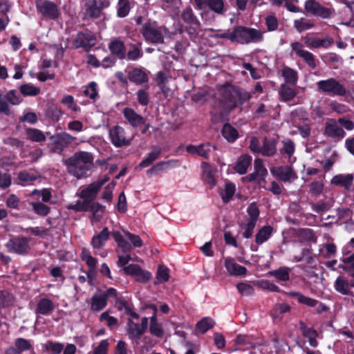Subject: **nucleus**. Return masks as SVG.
I'll return each instance as SVG.
<instances>
[{"instance_id":"nucleus-1","label":"nucleus","mask_w":354,"mask_h":354,"mask_svg":"<svg viewBox=\"0 0 354 354\" xmlns=\"http://www.w3.org/2000/svg\"><path fill=\"white\" fill-rule=\"evenodd\" d=\"M67 171L77 179L86 178L93 165V156L84 151L75 152L64 161Z\"/></svg>"},{"instance_id":"nucleus-2","label":"nucleus","mask_w":354,"mask_h":354,"mask_svg":"<svg viewBox=\"0 0 354 354\" xmlns=\"http://www.w3.org/2000/svg\"><path fill=\"white\" fill-rule=\"evenodd\" d=\"M169 32L168 28L165 26H159L156 21H150L142 24L140 33L146 42L152 44H161L164 43L165 35Z\"/></svg>"},{"instance_id":"nucleus-3","label":"nucleus","mask_w":354,"mask_h":354,"mask_svg":"<svg viewBox=\"0 0 354 354\" xmlns=\"http://www.w3.org/2000/svg\"><path fill=\"white\" fill-rule=\"evenodd\" d=\"M263 39L262 32L253 28L237 26L232 30V42L248 44L261 41Z\"/></svg>"},{"instance_id":"nucleus-4","label":"nucleus","mask_w":354,"mask_h":354,"mask_svg":"<svg viewBox=\"0 0 354 354\" xmlns=\"http://www.w3.org/2000/svg\"><path fill=\"white\" fill-rule=\"evenodd\" d=\"M180 18L187 24L185 28V32L192 39H196L200 30L201 22L195 15L192 8L190 6H187L183 10Z\"/></svg>"},{"instance_id":"nucleus-5","label":"nucleus","mask_w":354,"mask_h":354,"mask_svg":"<svg viewBox=\"0 0 354 354\" xmlns=\"http://www.w3.org/2000/svg\"><path fill=\"white\" fill-rule=\"evenodd\" d=\"M317 90L330 96H345L346 88L335 78H328L317 82Z\"/></svg>"},{"instance_id":"nucleus-6","label":"nucleus","mask_w":354,"mask_h":354,"mask_svg":"<svg viewBox=\"0 0 354 354\" xmlns=\"http://www.w3.org/2000/svg\"><path fill=\"white\" fill-rule=\"evenodd\" d=\"M50 151L55 153L61 154L70 145L75 138L68 133L64 132L51 136L49 138Z\"/></svg>"},{"instance_id":"nucleus-7","label":"nucleus","mask_w":354,"mask_h":354,"mask_svg":"<svg viewBox=\"0 0 354 354\" xmlns=\"http://www.w3.org/2000/svg\"><path fill=\"white\" fill-rule=\"evenodd\" d=\"M37 10L44 18L56 20L60 17L57 5L50 0H35Z\"/></svg>"},{"instance_id":"nucleus-8","label":"nucleus","mask_w":354,"mask_h":354,"mask_svg":"<svg viewBox=\"0 0 354 354\" xmlns=\"http://www.w3.org/2000/svg\"><path fill=\"white\" fill-rule=\"evenodd\" d=\"M111 5L110 0H86L85 3V15L92 19H99L104 9Z\"/></svg>"},{"instance_id":"nucleus-9","label":"nucleus","mask_w":354,"mask_h":354,"mask_svg":"<svg viewBox=\"0 0 354 354\" xmlns=\"http://www.w3.org/2000/svg\"><path fill=\"white\" fill-rule=\"evenodd\" d=\"M109 136L112 145L117 148L129 146L133 140V137L130 138L126 137L124 129L119 125L110 128Z\"/></svg>"},{"instance_id":"nucleus-10","label":"nucleus","mask_w":354,"mask_h":354,"mask_svg":"<svg viewBox=\"0 0 354 354\" xmlns=\"http://www.w3.org/2000/svg\"><path fill=\"white\" fill-rule=\"evenodd\" d=\"M149 73L143 67H134L127 71L128 80L136 86H147V88H149Z\"/></svg>"},{"instance_id":"nucleus-11","label":"nucleus","mask_w":354,"mask_h":354,"mask_svg":"<svg viewBox=\"0 0 354 354\" xmlns=\"http://www.w3.org/2000/svg\"><path fill=\"white\" fill-rule=\"evenodd\" d=\"M115 297L116 291L113 288H109L105 292L98 290L92 297L91 309L94 311L101 310L110 298L114 299Z\"/></svg>"},{"instance_id":"nucleus-12","label":"nucleus","mask_w":354,"mask_h":354,"mask_svg":"<svg viewBox=\"0 0 354 354\" xmlns=\"http://www.w3.org/2000/svg\"><path fill=\"white\" fill-rule=\"evenodd\" d=\"M216 149V147L211 142H206L198 145L189 144L186 146V151L192 156H198L204 159L208 160L210 154Z\"/></svg>"},{"instance_id":"nucleus-13","label":"nucleus","mask_w":354,"mask_h":354,"mask_svg":"<svg viewBox=\"0 0 354 354\" xmlns=\"http://www.w3.org/2000/svg\"><path fill=\"white\" fill-rule=\"evenodd\" d=\"M304 8L307 13L316 17L324 19H329L331 17V10L322 6L315 0H306L304 3Z\"/></svg>"},{"instance_id":"nucleus-14","label":"nucleus","mask_w":354,"mask_h":354,"mask_svg":"<svg viewBox=\"0 0 354 354\" xmlns=\"http://www.w3.org/2000/svg\"><path fill=\"white\" fill-rule=\"evenodd\" d=\"M270 172L278 180L284 183H292L298 178L293 168L288 165L272 167Z\"/></svg>"},{"instance_id":"nucleus-15","label":"nucleus","mask_w":354,"mask_h":354,"mask_svg":"<svg viewBox=\"0 0 354 354\" xmlns=\"http://www.w3.org/2000/svg\"><path fill=\"white\" fill-rule=\"evenodd\" d=\"M95 42L96 38L91 32H80L73 41V46L75 48H83L86 51H89L95 45Z\"/></svg>"},{"instance_id":"nucleus-16","label":"nucleus","mask_w":354,"mask_h":354,"mask_svg":"<svg viewBox=\"0 0 354 354\" xmlns=\"http://www.w3.org/2000/svg\"><path fill=\"white\" fill-rule=\"evenodd\" d=\"M292 50L312 69L317 67L315 56L310 52L304 49V46L299 41H294L290 44Z\"/></svg>"},{"instance_id":"nucleus-17","label":"nucleus","mask_w":354,"mask_h":354,"mask_svg":"<svg viewBox=\"0 0 354 354\" xmlns=\"http://www.w3.org/2000/svg\"><path fill=\"white\" fill-rule=\"evenodd\" d=\"M30 239L26 237H14L9 240L6 244L8 250L19 254L27 253L30 249Z\"/></svg>"},{"instance_id":"nucleus-18","label":"nucleus","mask_w":354,"mask_h":354,"mask_svg":"<svg viewBox=\"0 0 354 354\" xmlns=\"http://www.w3.org/2000/svg\"><path fill=\"white\" fill-rule=\"evenodd\" d=\"M338 124L337 120L335 119L328 120L325 124L324 134L333 139L338 140L343 139L346 136V132Z\"/></svg>"},{"instance_id":"nucleus-19","label":"nucleus","mask_w":354,"mask_h":354,"mask_svg":"<svg viewBox=\"0 0 354 354\" xmlns=\"http://www.w3.org/2000/svg\"><path fill=\"white\" fill-rule=\"evenodd\" d=\"M198 9H203L207 7L214 13L223 15L226 11L225 8V0H194Z\"/></svg>"},{"instance_id":"nucleus-20","label":"nucleus","mask_w":354,"mask_h":354,"mask_svg":"<svg viewBox=\"0 0 354 354\" xmlns=\"http://www.w3.org/2000/svg\"><path fill=\"white\" fill-rule=\"evenodd\" d=\"M304 44L310 48H328L333 44V38L327 37L324 39L318 37H305L304 38Z\"/></svg>"},{"instance_id":"nucleus-21","label":"nucleus","mask_w":354,"mask_h":354,"mask_svg":"<svg viewBox=\"0 0 354 354\" xmlns=\"http://www.w3.org/2000/svg\"><path fill=\"white\" fill-rule=\"evenodd\" d=\"M120 271L132 276L138 281H146L151 277V273L142 270L141 267H122Z\"/></svg>"},{"instance_id":"nucleus-22","label":"nucleus","mask_w":354,"mask_h":354,"mask_svg":"<svg viewBox=\"0 0 354 354\" xmlns=\"http://www.w3.org/2000/svg\"><path fill=\"white\" fill-rule=\"evenodd\" d=\"M111 236L118 247V250L117 251L118 254H127L129 253L132 250L133 246L131 244L129 243V241L119 231L112 232Z\"/></svg>"},{"instance_id":"nucleus-23","label":"nucleus","mask_w":354,"mask_h":354,"mask_svg":"<svg viewBox=\"0 0 354 354\" xmlns=\"http://www.w3.org/2000/svg\"><path fill=\"white\" fill-rule=\"evenodd\" d=\"M109 50L113 56L120 60L126 59V47L124 43L115 39L112 40L109 44Z\"/></svg>"},{"instance_id":"nucleus-24","label":"nucleus","mask_w":354,"mask_h":354,"mask_svg":"<svg viewBox=\"0 0 354 354\" xmlns=\"http://www.w3.org/2000/svg\"><path fill=\"white\" fill-rule=\"evenodd\" d=\"M277 138L264 137L262 140L261 154L266 157L273 156L277 152Z\"/></svg>"},{"instance_id":"nucleus-25","label":"nucleus","mask_w":354,"mask_h":354,"mask_svg":"<svg viewBox=\"0 0 354 354\" xmlns=\"http://www.w3.org/2000/svg\"><path fill=\"white\" fill-rule=\"evenodd\" d=\"M123 114L124 118L134 127L145 123V119L131 108H124Z\"/></svg>"},{"instance_id":"nucleus-26","label":"nucleus","mask_w":354,"mask_h":354,"mask_svg":"<svg viewBox=\"0 0 354 354\" xmlns=\"http://www.w3.org/2000/svg\"><path fill=\"white\" fill-rule=\"evenodd\" d=\"M353 179L354 177L352 174L346 175L338 174L332 178L331 183L333 185L344 187L346 190H349L353 183Z\"/></svg>"},{"instance_id":"nucleus-27","label":"nucleus","mask_w":354,"mask_h":354,"mask_svg":"<svg viewBox=\"0 0 354 354\" xmlns=\"http://www.w3.org/2000/svg\"><path fill=\"white\" fill-rule=\"evenodd\" d=\"M134 5L133 0H118L116 5V15L119 18L129 15Z\"/></svg>"},{"instance_id":"nucleus-28","label":"nucleus","mask_w":354,"mask_h":354,"mask_svg":"<svg viewBox=\"0 0 354 354\" xmlns=\"http://www.w3.org/2000/svg\"><path fill=\"white\" fill-rule=\"evenodd\" d=\"M100 189L95 182H93L80 192L79 196L82 199L93 201L96 198Z\"/></svg>"},{"instance_id":"nucleus-29","label":"nucleus","mask_w":354,"mask_h":354,"mask_svg":"<svg viewBox=\"0 0 354 354\" xmlns=\"http://www.w3.org/2000/svg\"><path fill=\"white\" fill-rule=\"evenodd\" d=\"M110 234H111L109 232L108 227H105L99 234L93 236L91 242L93 248L100 249L102 248L109 239Z\"/></svg>"},{"instance_id":"nucleus-30","label":"nucleus","mask_w":354,"mask_h":354,"mask_svg":"<svg viewBox=\"0 0 354 354\" xmlns=\"http://www.w3.org/2000/svg\"><path fill=\"white\" fill-rule=\"evenodd\" d=\"M252 157L248 154L240 156L234 167V171L241 174H245L249 166L251 165Z\"/></svg>"},{"instance_id":"nucleus-31","label":"nucleus","mask_w":354,"mask_h":354,"mask_svg":"<svg viewBox=\"0 0 354 354\" xmlns=\"http://www.w3.org/2000/svg\"><path fill=\"white\" fill-rule=\"evenodd\" d=\"M221 134L223 137L230 143L234 142L239 137V132L230 123H225L221 129Z\"/></svg>"},{"instance_id":"nucleus-32","label":"nucleus","mask_w":354,"mask_h":354,"mask_svg":"<svg viewBox=\"0 0 354 354\" xmlns=\"http://www.w3.org/2000/svg\"><path fill=\"white\" fill-rule=\"evenodd\" d=\"M129 50L126 51V59L129 61H136L143 57L142 43L130 44Z\"/></svg>"},{"instance_id":"nucleus-33","label":"nucleus","mask_w":354,"mask_h":354,"mask_svg":"<svg viewBox=\"0 0 354 354\" xmlns=\"http://www.w3.org/2000/svg\"><path fill=\"white\" fill-rule=\"evenodd\" d=\"M153 151L148 153L139 164L140 168H145L150 166L155 160H156L162 153V149L158 146H153Z\"/></svg>"},{"instance_id":"nucleus-34","label":"nucleus","mask_w":354,"mask_h":354,"mask_svg":"<svg viewBox=\"0 0 354 354\" xmlns=\"http://www.w3.org/2000/svg\"><path fill=\"white\" fill-rule=\"evenodd\" d=\"M268 174L267 169L263 166L262 162L259 159H256L254 161V171L248 174L245 178L249 182L255 181L259 176L262 178Z\"/></svg>"},{"instance_id":"nucleus-35","label":"nucleus","mask_w":354,"mask_h":354,"mask_svg":"<svg viewBox=\"0 0 354 354\" xmlns=\"http://www.w3.org/2000/svg\"><path fill=\"white\" fill-rule=\"evenodd\" d=\"M334 287L337 292L343 295H353V292L350 290V284L348 281L342 276L337 278Z\"/></svg>"},{"instance_id":"nucleus-36","label":"nucleus","mask_w":354,"mask_h":354,"mask_svg":"<svg viewBox=\"0 0 354 354\" xmlns=\"http://www.w3.org/2000/svg\"><path fill=\"white\" fill-rule=\"evenodd\" d=\"M273 232V227L270 225H265L262 227L255 235V243L261 245L267 241Z\"/></svg>"},{"instance_id":"nucleus-37","label":"nucleus","mask_w":354,"mask_h":354,"mask_svg":"<svg viewBox=\"0 0 354 354\" xmlns=\"http://www.w3.org/2000/svg\"><path fill=\"white\" fill-rule=\"evenodd\" d=\"M32 212L37 215L44 217L50 212V207L40 201L28 202Z\"/></svg>"},{"instance_id":"nucleus-38","label":"nucleus","mask_w":354,"mask_h":354,"mask_svg":"<svg viewBox=\"0 0 354 354\" xmlns=\"http://www.w3.org/2000/svg\"><path fill=\"white\" fill-rule=\"evenodd\" d=\"M127 332L129 337L131 339H139L144 333L143 328H140L139 324L133 322L131 319L128 321Z\"/></svg>"},{"instance_id":"nucleus-39","label":"nucleus","mask_w":354,"mask_h":354,"mask_svg":"<svg viewBox=\"0 0 354 354\" xmlns=\"http://www.w3.org/2000/svg\"><path fill=\"white\" fill-rule=\"evenodd\" d=\"M53 302L48 299L43 298L38 301L35 313L37 314L46 315L50 314L53 311Z\"/></svg>"},{"instance_id":"nucleus-40","label":"nucleus","mask_w":354,"mask_h":354,"mask_svg":"<svg viewBox=\"0 0 354 354\" xmlns=\"http://www.w3.org/2000/svg\"><path fill=\"white\" fill-rule=\"evenodd\" d=\"M106 207L98 202L91 201L88 206V212H92V216L97 221H100L105 212Z\"/></svg>"},{"instance_id":"nucleus-41","label":"nucleus","mask_w":354,"mask_h":354,"mask_svg":"<svg viewBox=\"0 0 354 354\" xmlns=\"http://www.w3.org/2000/svg\"><path fill=\"white\" fill-rule=\"evenodd\" d=\"M281 75L286 84L294 85L298 80L297 72L288 66H284L282 68Z\"/></svg>"},{"instance_id":"nucleus-42","label":"nucleus","mask_w":354,"mask_h":354,"mask_svg":"<svg viewBox=\"0 0 354 354\" xmlns=\"http://www.w3.org/2000/svg\"><path fill=\"white\" fill-rule=\"evenodd\" d=\"M27 139L32 142H41L46 140L45 134L39 129L28 128L26 130Z\"/></svg>"},{"instance_id":"nucleus-43","label":"nucleus","mask_w":354,"mask_h":354,"mask_svg":"<svg viewBox=\"0 0 354 354\" xmlns=\"http://www.w3.org/2000/svg\"><path fill=\"white\" fill-rule=\"evenodd\" d=\"M224 106L228 112H230L238 106L236 97L230 91H225L223 95Z\"/></svg>"},{"instance_id":"nucleus-44","label":"nucleus","mask_w":354,"mask_h":354,"mask_svg":"<svg viewBox=\"0 0 354 354\" xmlns=\"http://www.w3.org/2000/svg\"><path fill=\"white\" fill-rule=\"evenodd\" d=\"M279 94L284 102H289L296 96L297 92L286 84H283L280 87Z\"/></svg>"},{"instance_id":"nucleus-45","label":"nucleus","mask_w":354,"mask_h":354,"mask_svg":"<svg viewBox=\"0 0 354 354\" xmlns=\"http://www.w3.org/2000/svg\"><path fill=\"white\" fill-rule=\"evenodd\" d=\"M313 211L317 214H322L328 211L332 207V203L330 201L321 200L317 203H310Z\"/></svg>"},{"instance_id":"nucleus-46","label":"nucleus","mask_w":354,"mask_h":354,"mask_svg":"<svg viewBox=\"0 0 354 354\" xmlns=\"http://www.w3.org/2000/svg\"><path fill=\"white\" fill-rule=\"evenodd\" d=\"M149 331L152 335L158 337H162L164 335L162 326L158 322L155 315L150 318Z\"/></svg>"},{"instance_id":"nucleus-47","label":"nucleus","mask_w":354,"mask_h":354,"mask_svg":"<svg viewBox=\"0 0 354 354\" xmlns=\"http://www.w3.org/2000/svg\"><path fill=\"white\" fill-rule=\"evenodd\" d=\"M235 191L236 187L233 183H227L225 184L224 191L221 193V196L224 203H227L232 199Z\"/></svg>"},{"instance_id":"nucleus-48","label":"nucleus","mask_w":354,"mask_h":354,"mask_svg":"<svg viewBox=\"0 0 354 354\" xmlns=\"http://www.w3.org/2000/svg\"><path fill=\"white\" fill-rule=\"evenodd\" d=\"M20 93L24 96H36L40 93V88L30 84H24L19 87Z\"/></svg>"},{"instance_id":"nucleus-49","label":"nucleus","mask_w":354,"mask_h":354,"mask_svg":"<svg viewBox=\"0 0 354 354\" xmlns=\"http://www.w3.org/2000/svg\"><path fill=\"white\" fill-rule=\"evenodd\" d=\"M315 257L310 248H304L299 255L295 256V260L297 262L304 261L306 263H312Z\"/></svg>"},{"instance_id":"nucleus-50","label":"nucleus","mask_w":354,"mask_h":354,"mask_svg":"<svg viewBox=\"0 0 354 354\" xmlns=\"http://www.w3.org/2000/svg\"><path fill=\"white\" fill-rule=\"evenodd\" d=\"M301 331L303 335L308 339L310 345L313 347H316L317 346V342L316 340L317 333L316 330L311 328L302 326Z\"/></svg>"},{"instance_id":"nucleus-51","label":"nucleus","mask_w":354,"mask_h":354,"mask_svg":"<svg viewBox=\"0 0 354 354\" xmlns=\"http://www.w3.org/2000/svg\"><path fill=\"white\" fill-rule=\"evenodd\" d=\"M144 87L138 90L136 95L138 103L142 106H146L149 103L150 96L147 91L149 88H147V86Z\"/></svg>"},{"instance_id":"nucleus-52","label":"nucleus","mask_w":354,"mask_h":354,"mask_svg":"<svg viewBox=\"0 0 354 354\" xmlns=\"http://www.w3.org/2000/svg\"><path fill=\"white\" fill-rule=\"evenodd\" d=\"M299 236L310 243H315L317 240L314 231L309 228L301 229L299 232Z\"/></svg>"},{"instance_id":"nucleus-53","label":"nucleus","mask_w":354,"mask_h":354,"mask_svg":"<svg viewBox=\"0 0 354 354\" xmlns=\"http://www.w3.org/2000/svg\"><path fill=\"white\" fill-rule=\"evenodd\" d=\"M246 212L250 217L248 220V221L257 223V220L260 214V211L255 202H253L248 205Z\"/></svg>"},{"instance_id":"nucleus-54","label":"nucleus","mask_w":354,"mask_h":354,"mask_svg":"<svg viewBox=\"0 0 354 354\" xmlns=\"http://www.w3.org/2000/svg\"><path fill=\"white\" fill-rule=\"evenodd\" d=\"M214 324V320L209 317H205L197 323L196 328L198 332L205 333L209 329L212 328Z\"/></svg>"},{"instance_id":"nucleus-55","label":"nucleus","mask_w":354,"mask_h":354,"mask_svg":"<svg viewBox=\"0 0 354 354\" xmlns=\"http://www.w3.org/2000/svg\"><path fill=\"white\" fill-rule=\"evenodd\" d=\"M90 200L83 199V201H77L75 204L70 205L68 209L77 212H88Z\"/></svg>"},{"instance_id":"nucleus-56","label":"nucleus","mask_w":354,"mask_h":354,"mask_svg":"<svg viewBox=\"0 0 354 354\" xmlns=\"http://www.w3.org/2000/svg\"><path fill=\"white\" fill-rule=\"evenodd\" d=\"M269 273L279 281H286L289 279V272L286 268L280 267L278 269L269 272Z\"/></svg>"},{"instance_id":"nucleus-57","label":"nucleus","mask_w":354,"mask_h":354,"mask_svg":"<svg viewBox=\"0 0 354 354\" xmlns=\"http://www.w3.org/2000/svg\"><path fill=\"white\" fill-rule=\"evenodd\" d=\"M291 295L292 296L296 297L297 298V301L300 304H304L309 307L316 306L317 304H318V301H317L314 299L306 297L299 292H292Z\"/></svg>"},{"instance_id":"nucleus-58","label":"nucleus","mask_w":354,"mask_h":354,"mask_svg":"<svg viewBox=\"0 0 354 354\" xmlns=\"http://www.w3.org/2000/svg\"><path fill=\"white\" fill-rule=\"evenodd\" d=\"M171 162H173V160L158 162L147 171V175L151 176L152 174H157L159 171L167 168Z\"/></svg>"},{"instance_id":"nucleus-59","label":"nucleus","mask_w":354,"mask_h":354,"mask_svg":"<svg viewBox=\"0 0 354 354\" xmlns=\"http://www.w3.org/2000/svg\"><path fill=\"white\" fill-rule=\"evenodd\" d=\"M313 26V23L310 21H305L304 18L294 21V27L299 32L312 28Z\"/></svg>"},{"instance_id":"nucleus-60","label":"nucleus","mask_w":354,"mask_h":354,"mask_svg":"<svg viewBox=\"0 0 354 354\" xmlns=\"http://www.w3.org/2000/svg\"><path fill=\"white\" fill-rule=\"evenodd\" d=\"M115 183L112 181L104 189L103 194L101 196V199L104 200L106 203H111L113 200V191L115 188Z\"/></svg>"},{"instance_id":"nucleus-61","label":"nucleus","mask_w":354,"mask_h":354,"mask_svg":"<svg viewBox=\"0 0 354 354\" xmlns=\"http://www.w3.org/2000/svg\"><path fill=\"white\" fill-rule=\"evenodd\" d=\"M324 186L321 181H313L309 185V193L312 196H319L323 192Z\"/></svg>"},{"instance_id":"nucleus-62","label":"nucleus","mask_w":354,"mask_h":354,"mask_svg":"<svg viewBox=\"0 0 354 354\" xmlns=\"http://www.w3.org/2000/svg\"><path fill=\"white\" fill-rule=\"evenodd\" d=\"M125 237L131 241V244L134 248H140L143 245V241L141 238L137 235L129 232V231L124 232Z\"/></svg>"},{"instance_id":"nucleus-63","label":"nucleus","mask_w":354,"mask_h":354,"mask_svg":"<svg viewBox=\"0 0 354 354\" xmlns=\"http://www.w3.org/2000/svg\"><path fill=\"white\" fill-rule=\"evenodd\" d=\"M45 348L50 354H60L63 351L64 346L60 343L48 342L45 344Z\"/></svg>"},{"instance_id":"nucleus-64","label":"nucleus","mask_w":354,"mask_h":354,"mask_svg":"<svg viewBox=\"0 0 354 354\" xmlns=\"http://www.w3.org/2000/svg\"><path fill=\"white\" fill-rule=\"evenodd\" d=\"M15 346L20 353L30 350L32 347L30 342L24 338H17L15 342Z\"/></svg>"}]
</instances>
